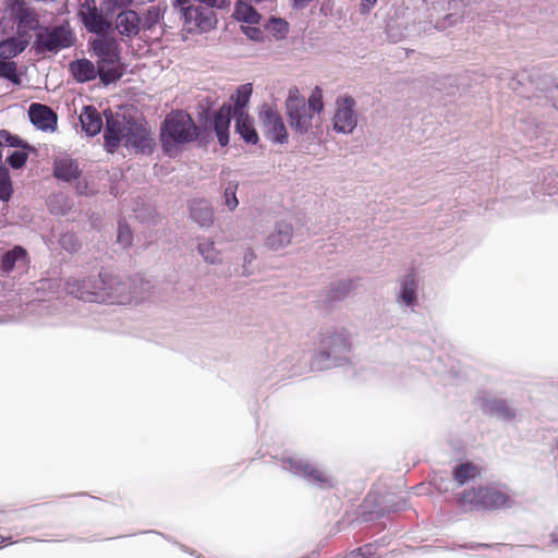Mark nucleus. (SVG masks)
<instances>
[{"label": "nucleus", "mask_w": 558, "mask_h": 558, "mask_svg": "<svg viewBox=\"0 0 558 558\" xmlns=\"http://www.w3.org/2000/svg\"><path fill=\"white\" fill-rule=\"evenodd\" d=\"M105 148L108 153H114L121 142L126 148H134L140 153H151L153 138L146 126L125 114L105 111Z\"/></svg>", "instance_id": "1"}, {"label": "nucleus", "mask_w": 558, "mask_h": 558, "mask_svg": "<svg viewBox=\"0 0 558 558\" xmlns=\"http://www.w3.org/2000/svg\"><path fill=\"white\" fill-rule=\"evenodd\" d=\"M98 282L101 284V291L98 294L86 295L89 299L97 300V303H131L144 299V294L150 288L149 282L140 277H121L107 272H99Z\"/></svg>", "instance_id": "2"}, {"label": "nucleus", "mask_w": 558, "mask_h": 558, "mask_svg": "<svg viewBox=\"0 0 558 558\" xmlns=\"http://www.w3.org/2000/svg\"><path fill=\"white\" fill-rule=\"evenodd\" d=\"M286 110L291 129L300 135L307 134L313 126L314 114H319L324 110L322 88L316 86L307 102L301 96L299 88H290Z\"/></svg>", "instance_id": "3"}, {"label": "nucleus", "mask_w": 558, "mask_h": 558, "mask_svg": "<svg viewBox=\"0 0 558 558\" xmlns=\"http://www.w3.org/2000/svg\"><path fill=\"white\" fill-rule=\"evenodd\" d=\"M199 136V128L190 114L182 110L169 113L161 124L160 142L166 155L172 157L183 145Z\"/></svg>", "instance_id": "4"}, {"label": "nucleus", "mask_w": 558, "mask_h": 558, "mask_svg": "<svg viewBox=\"0 0 558 558\" xmlns=\"http://www.w3.org/2000/svg\"><path fill=\"white\" fill-rule=\"evenodd\" d=\"M89 49L97 58V65L100 68V81L109 85L119 81L123 71L119 66L121 61V46L111 36L105 35L88 41Z\"/></svg>", "instance_id": "5"}, {"label": "nucleus", "mask_w": 558, "mask_h": 558, "mask_svg": "<svg viewBox=\"0 0 558 558\" xmlns=\"http://www.w3.org/2000/svg\"><path fill=\"white\" fill-rule=\"evenodd\" d=\"M252 95V85L243 84L238 87L235 95L232 97L234 106L225 104L214 114L210 126L214 129L218 142L221 146L229 144V129L232 116L238 113H247L245 108Z\"/></svg>", "instance_id": "6"}, {"label": "nucleus", "mask_w": 558, "mask_h": 558, "mask_svg": "<svg viewBox=\"0 0 558 558\" xmlns=\"http://www.w3.org/2000/svg\"><path fill=\"white\" fill-rule=\"evenodd\" d=\"M351 344L343 332H332L322 339V348L314 356L313 367L316 369L340 366L348 361Z\"/></svg>", "instance_id": "7"}, {"label": "nucleus", "mask_w": 558, "mask_h": 558, "mask_svg": "<svg viewBox=\"0 0 558 558\" xmlns=\"http://www.w3.org/2000/svg\"><path fill=\"white\" fill-rule=\"evenodd\" d=\"M76 40L74 32L68 23L45 27L36 34L33 49L37 54L47 52H58L68 49L74 45Z\"/></svg>", "instance_id": "8"}, {"label": "nucleus", "mask_w": 558, "mask_h": 558, "mask_svg": "<svg viewBox=\"0 0 558 558\" xmlns=\"http://www.w3.org/2000/svg\"><path fill=\"white\" fill-rule=\"evenodd\" d=\"M281 468L319 488H331L336 484V480L331 474L302 457L282 458Z\"/></svg>", "instance_id": "9"}, {"label": "nucleus", "mask_w": 558, "mask_h": 558, "mask_svg": "<svg viewBox=\"0 0 558 558\" xmlns=\"http://www.w3.org/2000/svg\"><path fill=\"white\" fill-rule=\"evenodd\" d=\"M460 502L470 509H500L511 507V498L496 487H478L462 493Z\"/></svg>", "instance_id": "10"}, {"label": "nucleus", "mask_w": 558, "mask_h": 558, "mask_svg": "<svg viewBox=\"0 0 558 558\" xmlns=\"http://www.w3.org/2000/svg\"><path fill=\"white\" fill-rule=\"evenodd\" d=\"M355 100L351 96H342L336 100V112L332 118L333 130L342 134H351L357 125L354 110Z\"/></svg>", "instance_id": "11"}, {"label": "nucleus", "mask_w": 558, "mask_h": 558, "mask_svg": "<svg viewBox=\"0 0 558 558\" xmlns=\"http://www.w3.org/2000/svg\"><path fill=\"white\" fill-rule=\"evenodd\" d=\"M259 119L265 128L269 141L284 144L288 141V131L280 113L268 105H264L259 112Z\"/></svg>", "instance_id": "12"}, {"label": "nucleus", "mask_w": 558, "mask_h": 558, "mask_svg": "<svg viewBox=\"0 0 558 558\" xmlns=\"http://www.w3.org/2000/svg\"><path fill=\"white\" fill-rule=\"evenodd\" d=\"M184 22L189 31L206 33L217 24V19L211 9L203 5H187L183 8Z\"/></svg>", "instance_id": "13"}, {"label": "nucleus", "mask_w": 558, "mask_h": 558, "mask_svg": "<svg viewBox=\"0 0 558 558\" xmlns=\"http://www.w3.org/2000/svg\"><path fill=\"white\" fill-rule=\"evenodd\" d=\"M3 146L17 147L23 149L14 150L8 156L7 161L13 169L23 168L27 161V151L34 150V147H32L24 140L20 138L17 135H13L7 130H0V147Z\"/></svg>", "instance_id": "14"}, {"label": "nucleus", "mask_w": 558, "mask_h": 558, "mask_svg": "<svg viewBox=\"0 0 558 558\" xmlns=\"http://www.w3.org/2000/svg\"><path fill=\"white\" fill-rule=\"evenodd\" d=\"M11 15L17 23V35L26 37L28 31L36 29L39 25L38 14L35 9L27 7L24 0H15L12 3Z\"/></svg>", "instance_id": "15"}, {"label": "nucleus", "mask_w": 558, "mask_h": 558, "mask_svg": "<svg viewBox=\"0 0 558 558\" xmlns=\"http://www.w3.org/2000/svg\"><path fill=\"white\" fill-rule=\"evenodd\" d=\"M100 288L101 284L98 282V277H85L82 279L71 277L65 283V289L69 294L86 302H97V300L89 299L86 295L98 294V292L101 291Z\"/></svg>", "instance_id": "16"}, {"label": "nucleus", "mask_w": 558, "mask_h": 558, "mask_svg": "<svg viewBox=\"0 0 558 558\" xmlns=\"http://www.w3.org/2000/svg\"><path fill=\"white\" fill-rule=\"evenodd\" d=\"M29 121L41 131H54L57 129L58 116L48 106L34 102L28 108Z\"/></svg>", "instance_id": "17"}, {"label": "nucleus", "mask_w": 558, "mask_h": 558, "mask_svg": "<svg viewBox=\"0 0 558 558\" xmlns=\"http://www.w3.org/2000/svg\"><path fill=\"white\" fill-rule=\"evenodd\" d=\"M77 14L87 32L96 34L97 37L105 36L112 28V23L107 20L108 15L105 16L97 7L89 11L78 10Z\"/></svg>", "instance_id": "18"}, {"label": "nucleus", "mask_w": 558, "mask_h": 558, "mask_svg": "<svg viewBox=\"0 0 558 558\" xmlns=\"http://www.w3.org/2000/svg\"><path fill=\"white\" fill-rule=\"evenodd\" d=\"M396 300L401 307L411 308L412 311L418 304L417 281L414 274H408L401 278Z\"/></svg>", "instance_id": "19"}, {"label": "nucleus", "mask_w": 558, "mask_h": 558, "mask_svg": "<svg viewBox=\"0 0 558 558\" xmlns=\"http://www.w3.org/2000/svg\"><path fill=\"white\" fill-rule=\"evenodd\" d=\"M69 66L73 77L78 83H86L94 81L97 76L100 77V68L88 59L72 61Z\"/></svg>", "instance_id": "20"}, {"label": "nucleus", "mask_w": 558, "mask_h": 558, "mask_svg": "<svg viewBox=\"0 0 558 558\" xmlns=\"http://www.w3.org/2000/svg\"><path fill=\"white\" fill-rule=\"evenodd\" d=\"M293 235V228L290 223L278 222L274 230L266 238V245L271 250H280L290 244Z\"/></svg>", "instance_id": "21"}, {"label": "nucleus", "mask_w": 558, "mask_h": 558, "mask_svg": "<svg viewBox=\"0 0 558 558\" xmlns=\"http://www.w3.org/2000/svg\"><path fill=\"white\" fill-rule=\"evenodd\" d=\"M28 264L27 252L20 245L5 252L1 258L0 269L3 274H10L14 268H25Z\"/></svg>", "instance_id": "22"}, {"label": "nucleus", "mask_w": 558, "mask_h": 558, "mask_svg": "<svg viewBox=\"0 0 558 558\" xmlns=\"http://www.w3.org/2000/svg\"><path fill=\"white\" fill-rule=\"evenodd\" d=\"M141 19L133 10H123L117 15L116 28L122 36L132 37L140 32Z\"/></svg>", "instance_id": "23"}, {"label": "nucleus", "mask_w": 558, "mask_h": 558, "mask_svg": "<svg viewBox=\"0 0 558 558\" xmlns=\"http://www.w3.org/2000/svg\"><path fill=\"white\" fill-rule=\"evenodd\" d=\"M82 130L88 136H95L102 130L104 123L99 111L93 106H85L80 114Z\"/></svg>", "instance_id": "24"}, {"label": "nucleus", "mask_w": 558, "mask_h": 558, "mask_svg": "<svg viewBox=\"0 0 558 558\" xmlns=\"http://www.w3.org/2000/svg\"><path fill=\"white\" fill-rule=\"evenodd\" d=\"M235 121V132L247 144H257L258 134L254 126V120L247 113H238L232 116Z\"/></svg>", "instance_id": "25"}, {"label": "nucleus", "mask_w": 558, "mask_h": 558, "mask_svg": "<svg viewBox=\"0 0 558 558\" xmlns=\"http://www.w3.org/2000/svg\"><path fill=\"white\" fill-rule=\"evenodd\" d=\"M191 218L201 227H209L214 221V213L205 199H194L190 205Z\"/></svg>", "instance_id": "26"}, {"label": "nucleus", "mask_w": 558, "mask_h": 558, "mask_svg": "<svg viewBox=\"0 0 558 558\" xmlns=\"http://www.w3.org/2000/svg\"><path fill=\"white\" fill-rule=\"evenodd\" d=\"M28 46V40L23 35L12 36L0 41V58L12 59L22 53Z\"/></svg>", "instance_id": "27"}, {"label": "nucleus", "mask_w": 558, "mask_h": 558, "mask_svg": "<svg viewBox=\"0 0 558 558\" xmlns=\"http://www.w3.org/2000/svg\"><path fill=\"white\" fill-rule=\"evenodd\" d=\"M484 411L497 418L510 421L515 417V411L504 399H488L484 402Z\"/></svg>", "instance_id": "28"}, {"label": "nucleus", "mask_w": 558, "mask_h": 558, "mask_svg": "<svg viewBox=\"0 0 558 558\" xmlns=\"http://www.w3.org/2000/svg\"><path fill=\"white\" fill-rule=\"evenodd\" d=\"M53 174L59 180L71 182L80 177L81 171L72 159L61 158L54 161Z\"/></svg>", "instance_id": "29"}, {"label": "nucleus", "mask_w": 558, "mask_h": 558, "mask_svg": "<svg viewBox=\"0 0 558 558\" xmlns=\"http://www.w3.org/2000/svg\"><path fill=\"white\" fill-rule=\"evenodd\" d=\"M234 17L248 24H258L260 14L250 4L244 2H236L234 9Z\"/></svg>", "instance_id": "30"}, {"label": "nucleus", "mask_w": 558, "mask_h": 558, "mask_svg": "<svg viewBox=\"0 0 558 558\" xmlns=\"http://www.w3.org/2000/svg\"><path fill=\"white\" fill-rule=\"evenodd\" d=\"M197 250L204 260L209 264H217L221 260L219 251L216 250L214 242L208 239L201 240Z\"/></svg>", "instance_id": "31"}, {"label": "nucleus", "mask_w": 558, "mask_h": 558, "mask_svg": "<svg viewBox=\"0 0 558 558\" xmlns=\"http://www.w3.org/2000/svg\"><path fill=\"white\" fill-rule=\"evenodd\" d=\"M477 475V468L470 462L461 463L453 470V478L459 485H464L469 480H472Z\"/></svg>", "instance_id": "32"}, {"label": "nucleus", "mask_w": 558, "mask_h": 558, "mask_svg": "<svg viewBox=\"0 0 558 558\" xmlns=\"http://www.w3.org/2000/svg\"><path fill=\"white\" fill-rule=\"evenodd\" d=\"M0 77L10 81L16 86L22 84L21 76L17 73V65L14 61H8L4 59L0 61Z\"/></svg>", "instance_id": "33"}, {"label": "nucleus", "mask_w": 558, "mask_h": 558, "mask_svg": "<svg viewBox=\"0 0 558 558\" xmlns=\"http://www.w3.org/2000/svg\"><path fill=\"white\" fill-rule=\"evenodd\" d=\"M12 192L10 171L5 166H0V201L8 202Z\"/></svg>", "instance_id": "34"}, {"label": "nucleus", "mask_w": 558, "mask_h": 558, "mask_svg": "<svg viewBox=\"0 0 558 558\" xmlns=\"http://www.w3.org/2000/svg\"><path fill=\"white\" fill-rule=\"evenodd\" d=\"M238 182L230 181L223 189V204L229 210H234L239 205L236 197Z\"/></svg>", "instance_id": "35"}, {"label": "nucleus", "mask_w": 558, "mask_h": 558, "mask_svg": "<svg viewBox=\"0 0 558 558\" xmlns=\"http://www.w3.org/2000/svg\"><path fill=\"white\" fill-rule=\"evenodd\" d=\"M551 83L553 82H551V80L549 77H545L542 81L543 87H539L537 85L536 88L539 90V93L543 94V96L546 99H550L553 101L554 106L558 110V84L551 85Z\"/></svg>", "instance_id": "36"}, {"label": "nucleus", "mask_w": 558, "mask_h": 558, "mask_svg": "<svg viewBox=\"0 0 558 558\" xmlns=\"http://www.w3.org/2000/svg\"><path fill=\"white\" fill-rule=\"evenodd\" d=\"M59 243L63 250L70 253H75L81 247L77 236L70 232L63 233L60 236Z\"/></svg>", "instance_id": "37"}, {"label": "nucleus", "mask_w": 558, "mask_h": 558, "mask_svg": "<svg viewBox=\"0 0 558 558\" xmlns=\"http://www.w3.org/2000/svg\"><path fill=\"white\" fill-rule=\"evenodd\" d=\"M132 2L133 0H105L102 8L106 15H113L118 10H128L126 8L131 5Z\"/></svg>", "instance_id": "38"}, {"label": "nucleus", "mask_w": 558, "mask_h": 558, "mask_svg": "<svg viewBox=\"0 0 558 558\" xmlns=\"http://www.w3.org/2000/svg\"><path fill=\"white\" fill-rule=\"evenodd\" d=\"M344 558H379L374 551V545L367 544L356 550L351 551Z\"/></svg>", "instance_id": "39"}, {"label": "nucleus", "mask_w": 558, "mask_h": 558, "mask_svg": "<svg viewBox=\"0 0 558 558\" xmlns=\"http://www.w3.org/2000/svg\"><path fill=\"white\" fill-rule=\"evenodd\" d=\"M465 17V13L451 12L448 13L441 22L436 24V28L444 31L449 26L454 25L458 21H461Z\"/></svg>", "instance_id": "40"}, {"label": "nucleus", "mask_w": 558, "mask_h": 558, "mask_svg": "<svg viewBox=\"0 0 558 558\" xmlns=\"http://www.w3.org/2000/svg\"><path fill=\"white\" fill-rule=\"evenodd\" d=\"M118 242L123 246L128 247L132 244V232L126 223H119L118 227Z\"/></svg>", "instance_id": "41"}, {"label": "nucleus", "mask_w": 558, "mask_h": 558, "mask_svg": "<svg viewBox=\"0 0 558 558\" xmlns=\"http://www.w3.org/2000/svg\"><path fill=\"white\" fill-rule=\"evenodd\" d=\"M243 33L252 40H260L263 38V32L257 27L245 26L242 27Z\"/></svg>", "instance_id": "42"}, {"label": "nucleus", "mask_w": 558, "mask_h": 558, "mask_svg": "<svg viewBox=\"0 0 558 558\" xmlns=\"http://www.w3.org/2000/svg\"><path fill=\"white\" fill-rule=\"evenodd\" d=\"M202 3H205L206 8H216V9H225L230 5L231 0H198Z\"/></svg>", "instance_id": "43"}, {"label": "nucleus", "mask_w": 558, "mask_h": 558, "mask_svg": "<svg viewBox=\"0 0 558 558\" xmlns=\"http://www.w3.org/2000/svg\"><path fill=\"white\" fill-rule=\"evenodd\" d=\"M255 259V254L251 248H247L243 256V275L248 276L251 272L247 270L246 265L251 264Z\"/></svg>", "instance_id": "44"}, {"label": "nucleus", "mask_w": 558, "mask_h": 558, "mask_svg": "<svg viewBox=\"0 0 558 558\" xmlns=\"http://www.w3.org/2000/svg\"><path fill=\"white\" fill-rule=\"evenodd\" d=\"M377 0H362L360 4V12L362 14L369 13L371 9L376 4Z\"/></svg>", "instance_id": "45"}, {"label": "nucleus", "mask_w": 558, "mask_h": 558, "mask_svg": "<svg viewBox=\"0 0 558 558\" xmlns=\"http://www.w3.org/2000/svg\"><path fill=\"white\" fill-rule=\"evenodd\" d=\"M459 547L476 550L480 548H488V547H490V545H488L486 543H468V544L460 545Z\"/></svg>", "instance_id": "46"}, {"label": "nucleus", "mask_w": 558, "mask_h": 558, "mask_svg": "<svg viewBox=\"0 0 558 558\" xmlns=\"http://www.w3.org/2000/svg\"><path fill=\"white\" fill-rule=\"evenodd\" d=\"M93 7H96L95 0H84L80 10L89 11Z\"/></svg>", "instance_id": "47"}, {"label": "nucleus", "mask_w": 558, "mask_h": 558, "mask_svg": "<svg viewBox=\"0 0 558 558\" xmlns=\"http://www.w3.org/2000/svg\"><path fill=\"white\" fill-rule=\"evenodd\" d=\"M549 537L551 543L558 546V526L554 529V531L549 534Z\"/></svg>", "instance_id": "48"}, {"label": "nucleus", "mask_w": 558, "mask_h": 558, "mask_svg": "<svg viewBox=\"0 0 558 558\" xmlns=\"http://www.w3.org/2000/svg\"><path fill=\"white\" fill-rule=\"evenodd\" d=\"M459 7H464V4H462V1H459V0H451L449 2V9L450 10H456L458 9Z\"/></svg>", "instance_id": "49"}, {"label": "nucleus", "mask_w": 558, "mask_h": 558, "mask_svg": "<svg viewBox=\"0 0 558 558\" xmlns=\"http://www.w3.org/2000/svg\"><path fill=\"white\" fill-rule=\"evenodd\" d=\"M312 0H294V5L298 8L306 7Z\"/></svg>", "instance_id": "50"}, {"label": "nucleus", "mask_w": 558, "mask_h": 558, "mask_svg": "<svg viewBox=\"0 0 558 558\" xmlns=\"http://www.w3.org/2000/svg\"><path fill=\"white\" fill-rule=\"evenodd\" d=\"M520 85V81L512 78L511 82L508 84L509 88L512 90H518V86Z\"/></svg>", "instance_id": "51"}, {"label": "nucleus", "mask_w": 558, "mask_h": 558, "mask_svg": "<svg viewBox=\"0 0 558 558\" xmlns=\"http://www.w3.org/2000/svg\"><path fill=\"white\" fill-rule=\"evenodd\" d=\"M271 22L279 24L280 26H286V23H283L281 20L271 19Z\"/></svg>", "instance_id": "52"}, {"label": "nucleus", "mask_w": 558, "mask_h": 558, "mask_svg": "<svg viewBox=\"0 0 558 558\" xmlns=\"http://www.w3.org/2000/svg\"><path fill=\"white\" fill-rule=\"evenodd\" d=\"M10 539H11V537H4V536L0 535V546H2L5 541H10Z\"/></svg>", "instance_id": "53"}, {"label": "nucleus", "mask_w": 558, "mask_h": 558, "mask_svg": "<svg viewBox=\"0 0 558 558\" xmlns=\"http://www.w3.org/2000/svg\"><path fill=\"white\" fill-rule=\"evenodd\" d=\"M510 74H511V73H510L509 71L502 72V73L498 74V78H499V80H502L504 77H502L501 75L508 76V75H510Z\"/></svg>", "instance_id": "54"}]
</instances>
